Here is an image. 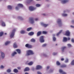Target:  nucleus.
Instances as JSON below:
<instances>
[{
  "instance_id": "nucleus-1",
  "label": "nucleus",
  "mask_w": 74,
  "mask_h": 74,
  "mask_svg": "<svg viewBox=\"0 0 74 74\" xmlns=\"http://www.w3.org/2000/svg\"><path fill=\"white\" fill-rule=\"evenodd\" d=\"M34 53L33 52V51L32 50H29L27 51L25 56H29L30 55H33Z\"/></svg>"
},
{
  "instance_id": "nucleus-2",
  "label": "nucleus",
  "mask_w": 74,
  "mask_h": 74,
  "mask_svg": "<svg viewBox=\"0 0 74 74\" xmlns=\"http://www.w3.org/2000/svg\"><path fill=\"white\" fill-rule=\"evenodd\" d=\"M18 6H17L16 7L15 9L16 10H18L19 9V7H23V5L21 3L18 4L17 5Z\"/></svg>"
},
{
  "instance_id": "nucleus-3",
  "label": "nucleus",
  "mask_w": 74,
  "mask_h": 74,
  "mask_svg": "<svg viewBox=\"0 0 74 74\" xmlns=\"http://www.w3.org/2000/svg\"><path fill=\"white\" fill-rule=\"evenodd\" d=\"M15 29H13L12 32L11 33L10 36V38H13L14 36V33H15Z\"/></svg>"
},
{
  "instance_id": "nucleus-4",
  "label": "nucleus",
  "mask_w": 74,
  "mask_h": 74,
  "mask_svg": "<svg viewBox=\"0 0 74 74\" xmlns=\"http://www.w3.org/2000/svg\"><path fill=\"white\" fill-rule=\"evenodd\" d=\"M57 23L59 26H62V23L61 21V20L60 19H58Z\"/></svg>"
},
{
  "instance_id": "nucleus-5",
  "label": "nucleus",
  "mask_w": 74,
  "mask_h": 74,
  "mask_svg": "<svg viewBox=\"0 0 74 74\" xmlns=\"http://www.w3.org/2000/svg\"><path fill=\"white\" fill-rule=\"evenodd\" d=\"M28 22L29 23H31V24H33V23H34V20L33 19V18H29V20L28 21Z\"/></svg>"
},
{
  "instance_id": "nucleus-6",
  "label": "nucleus",
  "mask_w": 74,
  "mask_h": 74,
  "mask_svg": "<svg viewBox=\"0 0 74 74\" xmlns=\"http://www.w3.org/2000/svg\"><path fill=\"white\" fill-rule=\"evenodd\" d=\"M39 41L40 42H44V36H41L40 38Z\"/></svg>"
},
{
  "instance_id": "nucleus-7",
  "label": "nucleus",
  "mask_w": 74,
  "mask_h": 74,
  "mask_svg": "<svg viewBox=\"0 0 74 74\" xmlns=\"http://www.w3.org/2000/svg\"><path fill=\"white\" fill-rule=\"evenodd\" d=\"M36 9V8H34L33 6H30L29 7V10L30 11H33L34 10H35Z\"/></svg>"
},
{
  "instance_id": "nucleus-8",
  "label": "nucleus",
  "mask_w": 74,
  "mask_h": 74,
  "mask_svg": "<svg viewBox=\"0 0 74 74\" xmlns=\"http://www.w3.org/2000/svg\"><path fill=\"white\" fill-rule=\"evenodd\" d=\"M5 57V54H4V53L3 52H1V58H2V59H4Z\"/></svg>"
},
{
  "instance_id": "nucleus-9",
  "label": "nucleus",
  "mask_w": 74,
  "mask_h": 74,
  "mask_svg": "<svg viewBox=\"0 0 74 74\" xmlns=\"http://www.w3.org/2000/svg\"><path fill=\"white\" fill-rule=\"evenodd\" d=\"M69 1L68 0H62L61 1V2L62 4H65Z\"/></svg>"
},
{
  "instance_id": "nucleus-10",
  "label": "nucleus",
  "mask_w": 74,
  "mask_h": 74,
  "mask_svg": "<svg viewBox=\"0 0 74 74\" xmlns=\"http://www.w3.org/2000/svg\"><path fill=\"white\" fill-rule=\"evenodd\" d=\"M42 69V67L40 65H38L36 67V70H39V69Z\"/></svg>"
},
{
  "instance_id": "nucleus-11",
  "label": "nucleus",
  "mask_w": 74,
  "mask_h": 74,
  "mask_svg": "<svg viewBox=\"0 0 74 74\" xmlns=\"http://www.w3.org/2000/svg\"><path fill=\"white\" fill-rule=\"evenodd\" d=\"M70 32H69V31H67L66 32V34L65 35L66 36H70Z\"/></svg>"
},
{
  "instance_id": "nucleus-12",
  "label": "nucleus",
  "mask_w": 74,
  "mask_h": 74,
  "mask_svg": "<svg viewBox=\"0 0 74 74\" xmlns=\"http://www.w3.org/2000/svg\"><path fill=\"white\" fill-rule=\"evenodd\" d=\"M66 48V47H61V51L62 52H64V49Z\"/></svg>"
},
{
  "instance_id": "nucleus-13",
  "label": "nucleus",
  "mask_w": 74,
  "mask_h": 74,
  "mask_svg": "<svg viewBox=\"0 0 74 74\" xmlns=\"http://www.w3.org/2000/svg\"><path fill=\"white\" fill-rule=\"evenodd\" d=\"M11 43V41H6L5 43V45H8V44H10Z\"/></svg>"
},
{
  "instance_id": "nucleus-14",
  "label": "nucleus",
  "mask_w": 74,
  "mask_h": 74,
  "mask_svg": "<svg viewBox=\"0 0 74 74\" xmlns=\"http://www.w3.org/2000/svg\"><path fill=\"white\" fill-rule=\"evenodd\" d=\"M67 41V38L66 37H64L63 38V42H66Z\"/></svg>"
},
{
  "instance_id": "nucleus-15",
  "label": "nucleus",
  "mask_w": 74,
  "mask_h": 74,
  "mask_svg": "<svg viewBox=\"0 0 74 74\" xmlns=\"http://www.w3.org/2000/svg\"><path fill=\"white\" fill-rule=\"evenodd\" d=\"M16 53H17L15 51L13 52L11 54L12 56H14L15 55H16Z\"/></svg>"
},
{
  "instance_id": "nucleus-16",
  "label": "nucleus",
  "mask_w": 74,
  "mask_h": 74,
  "mask_svg": "<svg viewBox=\"0 0 74 74\" xmlns=\"http://www.w3.org/2000/svg\"><path fill=\"white\" fill-rule=\"evenodd\" d=\"M7 8L8 9H9V10H12V6L11 5H8L7 6Z\"/></svg>"
},
{
  "instance_id": "nucleus-17",
  "label": "nucleus",
  "mask_w": 74,
  "mask_h": 74,
  "mask_svg": "<svg viewBox=\"0 0 74 74\" xmlns=\"http://www.w3.org/2000/svg\"><path fill=\"white\" fill-rule=\"evenodd\" d=\"M30 70L29 68L28 67H26L24 70V71H29Z\"/></svg>"
},
{
  "instance_id": "nucleus-18",
  "label": "nucleus",
  "mask_w": 74,
  "mask_h": 74,
  "mask_svg": "<svg viewBox=\"0 0 74 74\" xmlns=\"http://www.w3.org/2000/svg\"><path fill=\"white\" fill-rule=\"evenodd\" d=\"M55 36V34H53V41H55L56 39V38H55V37H54Z\"/></svg>"
},
{
  "instance_id": "nucleus-19",
  "label": "nucleus",
  "mask_w": 74,
  "mask_h": 74,
  "mask_svg": "<svg viewBox=\"0 0 74 74\" xmlns=\"http://www.w3.org/2000/svg\"><path fill=\"white\" fill-rule=\"evenodd\" d=\"M13 47L14 48H17V47H18V45H17L16 43H14Z\"/></svg>"
},
{
  "instance_id": "nucleus-20",
  "label": "nucleus",
  "mask_w": 74,
  "mask_h": 74,
  "mask_svg": "<svg viewBox=\"0 0 74 74\" xmlns=\"http://www.w3.org/2000/svg\"><path fill=\"white\" fill-rule=\"evenodd\" d=\"M16 51H17L19 54H20V53H21V50L20 49H17L16 50Z\"/></svg>"
},
{
  "instance_id": "nucleus-21",
  "label": "nucleus",
  "mask_w": 74,
  "mask_h": 74,
  "mask_svg": "<svg viewBox=\"0 0 74 74\" xmlns=\"http://www.w3.org/2000/svg\"><path fill=\"white\" fill-rule=\"evenodd\" d=\"M42 56H44V57H48V56L46 54H45V53H42L41 54Z\"/></svg>"
},
{
  "instance_id": "nucleus-22",
  "label": "nucleus",
  "mask_w": 74,
  "mask_h": 74,
  "mask_svg": "<svg viewBox=\"0 0 74 74\" xmlns=\"http://www.w3.org/2000/svg\"><path fill=\"white\" fill-rule=\"evenodd\" d=\"M41 34V32H38L37 33V36L38 37V36H40V35Z\"/></svg>"
},
{
  "instance_id": "nucleus-23",
  "label": "nucleus",
  "mask_w": 74,
  "mask_h": 74,
  "mask_svg": "<svg viewBox=\"0 0 74 74\" xmlns=\"http://www.w3.org/2000/svg\"><path fill=\"white\" fill-rule=\"evenodd\" d=\"M26 33V32L25 30H21L20 31L21 34H25Z\"/></svg>"
},
{
  "instance_id": "nucleus-24",
  "label": "nucleus",
  "mask_w": 74,
  "mask_h": 74,
  "mask_svg": "<svg viewBox=\"0 0 74 74\" xmlns=\"http://www.w3.org/2000/svg\"><path fill=\"white\" fill-rule=\"evenodd\" d=\"M1 25L2 26H5V23L3 21H1Z\"/></svg>"
},
{
  "instance_id": "nucleus-25",
  "label": "nucleus",
  "mask_w": 74,
  "mask_h": 74,
  "mask_svg": "<svg viewBox=\"0 0 74 74\" xmlns=\"http://www.w3.org/2000/svg\"><path fill=\"white\" fill-rule=\"evenodd\" d=\"M33 64V62H29V63H28V65L29 66H32V64Z\"/></svg>"
},
{
  "instance_id": "nucleus-26",
  "label": "nucleus",
  "mask_w": 74,
  "mask_h": 74,
  "mask_svg": "<svg viewBox=\"0 0 74 74\" xmlns=\"http://www.w3.org/2000/svg\"><path fill=\"white\" fill-rule=\"evenodd\" d=\"M28 34L29 36H32L33 34H34V32H29V33Z\"/></svg>"
},
{
  "instance_id": "nucleus-27",
  "label": "nucleus",
  "mask_w": 74,
  "mask_h": 74,
  "mask_svg": "<svg viewBox=\"0 0 74 74\" xmlns=\"http://www.w3.org/2000/svg\"><path fill=\"white\" fill-rule=\"evenodd\" d=\"M13 72L14 73H18V70L17 69H14L13 70Z\"/></svg>"
},
{
  "instance_id": "nucleus-28",
  "label": "nucleus",
  "mask_w": 74,
  "mask_h": 74,
  "mask_svg": "<svg viewBox=\"0 0 74 74\" xmlns=\"http://www.w3.org/2000/svg\"><path fill=\"white\" fill-rule=\"evenodd\" d=\"M18 19H21V20H23V18L21 16H18Z\"/></svg>"
},
{
  "instance_id": "nucleus-29",
  "label": "nucleus",
  "mask_w": 74,
  "mask_h": 74,
  "mask_svg": "<svg viewBox=\"0 0 74 74\" xmlns=\"http://www.w3.org/2000/svg\"><path fill=\"white\" fill-rule=\"evenodd\" d=\"M62 16H67V14L63 13L62 14Z\"/></svg>"
},
{
  "instance_id": "nucleus-30",
  "label": "nucleus",
  "mask_w": 74,
  "mask_h": 74,
  "mask_svg": "<svg viewBox=\"0 0 74 74\" xmlns=\"http://www.w3.org/2000/svg\"><path fill=\"white\" fill-rule=\"evenodd\" d=\"M62 32V30H60V31L57 34L56 36H58L60 34V33H61Z\"/></svg>"
},
{
  "instance_id": "nucleus-31",
  "label": "nucleus",
  "mask_w": 74,
  "mask_h": 74,
  "mask_svg": "<svg viewBox=\"0 0 74 74\" xmlns=\"http://www.w3.org/2000/svg\"><path fill=\"white\" fill-rule=\"evenodd\" d=\"M67 67V65L63 64L61 66V67Z\"/></svg>"
},
{
  "instance_id": "nucleus-32",
  "label": "nucleus",
  "mask_w": 74,
  "mask_h": 74,
  "mask_svg": "<svg viewBox=\"0 0 74 74\" xmlns=\"http://www.w3.org/2000/svg\"><path fill=\"white\" fill-rule=\"evenodd\" d=\"M32 29V27H30L27 28V31H30V30H31V29Z\"/></svg>"
},
{
  "instance_id": "nucleus-33",
  "label": "nucleus",
  "mask_w": 74,
  "mask_h": 74,
  "mask_svg": "<svg viewBox=\"0 0 74 74\" xmlns=\"http://www.w3.org/2000/svg\"><path fill=\"white\" fill-rule=\"evenodd\" d=\"M71 64L73 66L74 65V60L72 61L71 63Z\"/></svg>"
},
{
  "instance_id": "nucleus-34",
  "label": "nucleus",
  "mask_w": 74,
  "mask_h": 74,
  "mask_svg": "<svg viewBox=\"0 0 74 74\" xmlns=\"http://www.w3.org/2000/svg\"><path fill=\"white\" fill-rule=\"evenodd\" d=\"M42 25L43 26H44V27H47V26L48 25V24L44 23H42Z\"/></svg>"
},
{
  "instance_id": "nucleus-35",
  "label": "nucleus",
  "mask_w": 74,
  "mask_h": 74,
  "mask_svg": "<svg viewBox=\"0 0 74 74\" xmlns=\"http://www.w3.org/2000/svg\"><path fill=\"white\" fill-rule=\"evenodd\" d=\"M11 70L10 69H8L7 70V73H11Z\"/></svg>"
},
{
  "instance_id": "nucleus-36",
  "label": "nucleus",
  "mask_w": 74,
  "mask_h": 74,
  "mask_svg": "<svg viewBox=\"0 0 74 74\" xmlns=\"http://www.w3.org/2000/svg\"><path fill=\"white\" fill-rule=\"evenodd\" d=\"M31 42H34L36 41V40L34 38H32L31 39Z\"/></svg>"
},
{
  "instance_id": "nucleus-37",
  "label": "nucleus",
  "mask_w": 74,
  "mask_h": 74,
  "mask_svg": "<svg viewBox=\"0 0 74 74\" xmlns=\"http://www.w3.org/2000/svg\"><path fill=\"white\" fill-rule=\"evenodd\" d=\"M68 62H69V59H68L67 58H66L65 61V63H68Z\"/></svg>"
},
{
  "instance_id": "nucleus-38",
  "label": "nucleus",
  "mask_w": 74,
  "mask_h": 74,
  "mask_svg": "<svg viewBox=\"0 0 74 74\" xmlns=\"http://www.w3.org/2000/svg\"><path fill=\"white\" fill-rule=\"evenodd\" d=\"M59 73H63V72L64 71L61 69H60L59 70Z\"/></svg>"
},
{
  "instance_id": "nucleus-39",
  "label": "nucleus",
  "mask_w": 74,
  "mask_h": 74,
  "mask_svg": "<svg viewBox=\"0 0 74 74\" xmlns=\"http://www.w3.org/2000/svg\"><path fill=\"white\" fill-rule=\"evenodd\" d=\"M56 64L57 65V66H59V65L60 64V63L59 62V61H57L56 62Z\"/></svg>"
},
{
  "instance_id": "nucleus-40",
  "label": "nucleus",
  "mask_w": 74,
  "mask_h": 74,
  "mask_svg": "<svg viewBox=\"0 0 74 74\" xmlns=\"http://www.w3.org/2000/svg\"><path fill=\"white\" fill-rule=\"evenodd\" d=\"M3 32H0V37H1L3 35Z\"/></svg>"
},
{
  "instance_id": "nucleus-41",
  "label": "nucleus",
  "mask_w": 74,
  "mask_h": 74,
  "mask_svg": "<svg viewBox=\"0 0 74 74\" xmlns=\"http://www.w3.org/2000/svg\"><path fill=\"white\" fill-rule=\"evenodd\" d=\"M36 7H40V4H36Z\"/></svg>"
},
{
  "instance_id": "nucleus-42",
  "label": "nucleus",
  "mask_w": 74,
  "mask_h": 74,
  "mask_svg": "<svg viewBox=\"0 0 74 74\" xmlns=\"http://www.w3.org/2000/svg\"><path fill=\"white\" fill-rule=\"evenodd\" d=\"M29 45V44H27L26 45H25V46L27 48H28Z\"/></svg>"
},
{
  "instance_id": "nucleus-43",
  "label": "nucleus",
  "mask_w": 74,
  "mask_h": 74,
  "mask_svg": "<svg viewBox=\"0 0 74 74\" xmlns=\"http://www.w3.org/2000/svg\"><path fill=\"white\" fill-rule=\"evenodd\" d=\"M47 44H45L42 45V47H46V46H47Z\"/></svg>"
},
{
  "instance_id": "nucleus-44",
  "label": "nucleus",
  "mask_w": 74,
  "mask_h": 74,
  "mask_svg": "<svg viewBox=\"0 0 74 74\" xmlns=\"http://www.w3.org/2000/svg\"><path fill=\"white\" fill-rule=\"evenodd\" d=\"M33 0H27V3H30V2H31Z\"/></svg>"
},
{
  "instance_id": "nucleus-45",
  "label": "nucleus",
  "mask_w": 74,
  "mask_h": 74,
  "mask_svg": "<svg viewBox=\"0 0 74 74\" xmlns=\"http://www.w3.org/2000/svg\"><path fill=\"white\" fill-rule=\"evenodd\" d=\"M32 48V45H29V46L28 48Z\"/></svg>"
},
{
  "instance_id": "nucleus-46",
  "label": "nucleus",
  "mask_w": 74,
  "mask_h": 74,
  "mask_svg": "<svg viewBox=\"0 0 74 74\" xmlns=\"http://www.w3.org/2000/svg\"><path fill=\"white\" fill-rule=\"evenodd\" d=\"M68 47H71V45L70 44H68L67 45Z\"/></svg>"
},
{
  "instance_id": "nucleus-47",
  "label": "nucleus",
  "mask_w": 74,
  "mask_h": 74,
  "mask_svg": "<svg viewBox=\"0 0 74 74\" xmlns=\"http://www.w3.org/2000/svg\"><path fill=\"white\" fill-rule=\"evenodd\" d=\"M0 68H1V69H4V66L3 65H1V66Z\"/></svg>"
},
{
  "instance_id": "nucleus-48",
  "label": "nucleus",
  "mask_w": 74,
  "mask_h": 74,
  "mask_svg": "<svg viewBox=\"0 0 74 74\" xmlns=\"http://www.w3.org/2000/svg\"><path fill=\"white\" fill-rule=\"evenodd\" d=\"M53 55L55 56L57 55V53H53Z\"/></svg>"
},
{
  "instance_id": "nucleus-49",
  "label": "nucleus",
  "mask_w": 74,
  "mask_h": 74,
  "mask_svg": "<svg viewBox=\"0 0 74 74\" xmlns=\"http://www.w3.org/2000/svg\"><path fill=\"white\" fill-rule=\"evenodd\" d=\"M63 12L64 13H66V12H68V11H67V10H65Z\"/></svg>"
},
{
  "instance_id": "nucleus-50",
  "label": "nucleus",
  "mask_w": 74,
  "mask_h": 74,
  "mask_svg": "<svg viewBox=\"0 0 74 74\" xmlns=\"http://www.w3.org/2000/svg\"><path fill=\"white\" fill-rule=\"evenodd\" d=\"M37 73L38 74H42L41 73V72H39V71H38V72H37Z\"/></svg>"
},
{
  "instance_id": "nucleus-51",
  "label": "nucleus",
  "mask_w": 74,
  "mask_h": 74,
  "mask_svg": "<svg viewBox=\"0 0 74 74\" xmlns=\"http://www.w3.org/2000/svg\"><path fill=\"white\" fill-rule=\"evenodd\" d=\"M42 33L43 34H47V32L45 31H43Z\"/></svg>"
},
{
  "instance_id": "nucleus-52",
  "label": "nucleus",
  "mask_w": 74,
  "mask_h": 74,
  "mask_svg": "<svg viewBox=\"0 0 74 74\" xmlns=\"http://www.w3.org/2000/svg\"><path fill=\"white\" fill-rule=\"evenodd\" d=\"M21 68L20 67H17V69H18V70H20V69H21Z\"/></svg>"
},
{
  "instance_id": "nucleus-53",
  "label": "nucleus",
  "mask_w": 74,
  "mask_h": 74,
  "mask_svg": "<svg viewBox=\"0 0 74 74\" xmlns=\"http://www.w3.org/2000/svg\"><path fill=\"white\" fill-rule=\"evenodd\" d=\"M71 41L72 42H74V39H72L71 40Z\"/></svg>"
},
{
  "instance_id": "nucleus-54",
  "label": "nucleus",
  "mask_w": 74,
  "mask_h": 74,
  "mask_svg": "<svg viewBox=\"0 0 74 74\" xmlns=\"http://www.w3.org/2000/svg\"><path fill=\"white\" fill-rule=\"evenodd\" d=\"M62 74H66V72L64 71L62 73Z\"/></svg>"
},
{
  "instance_id": "nucleus-55",
  "label": "nucleus",
  "mask_w": 74,
  "mask_h": 74,
  "mask_svg": "<svg viewBox=\"0 0 74 74\" xmlns=\"http://www.w3.org/2000/svg\"><path fill=\"white\" fill-rule=\"evenodd\" d=\"M35 20L36 21H38V18H35Z\"/></svg>"
},
{
  "instance_id": "nucleus-56",
  "label": "nucleus",
  "mask_w": 74,
  "mask_h": 74,
  "mask_svg": "<svg viewBox=\"0 0 74 74\" xmlns=\"http://www.w3.org/2000/svg\"><path fill=\"white\" fill-rule=\"evenodd\" d=\"M64 60V58H62L61 59V60L62 61H63Z\"/></svg>"
},
{
  "instance_id": "nucleus-57",
  "label": "nucleus",
  "mask_w": 74,
  "mask_h": 74,
  "mask_svg": "<svg viewBox=\"0 0 74 74\" xmlns=\"http://www.w3.org/2000/svg\"><path fill=\"white\" fill-rule=\"evenodd\" d=\"M70 27H72V28H74V26L73 25H71Z\"/></svg>"
},
{
  "instance_id": "nucleus-58",
  "label": "nucleus",
  "mask_w": 74,
  "mask_h": 74,
  "mask_svg": "<svg viewBox=\"0 0 74 74\" xmlns=\"http://www.w3.org/2000/svg\"><path fill=\"white\" fill-rule=\"evenodd\" d=\"M52 71H52V70H50L49 71V73H51L52 72Z\"/></svg>"
},
{
  "instance_id": "nucleus-59",
  "label": "nucleus",
  "mask_w": 74,
  "mask_h": 74,
  "mask_svg": "<svg viewBox=\"0 0 74 74\" xmlns=\"http://www.w3.org/2000/svg\"><path fill=\"white\" fill-rule=\"evenodd\" d=\"M49 69V66H47V69Z\"/></svg>"
},
{
  "instance_id": "nucleus-60",
  "label": "nucleus",
  "mask_w": 74,
  "mask_h": 74,
  "mask_svg": "<svg viewBox=\"0 0 74 74\" xmlns=\"http://www.w3.org/2000/svg\"><path fill=\"white\" fill-rule=\"evenodd\" d=\"M67 40H70V38H67Z\"/></svg>"
},
{
  "instance_id": "nucleus-61",
  "label": "nucleus",
  "mask_w": 74,
  "mask_h": 74,
  "mask_svg": "<svg viewBox=\"0 0 74 74\" xmlns=\"http://www.w3.org/2000/svg\"><path fill=\"white\" fill-rule=\"evenodd\" d=\"M25 74H29V73H27V72H25Z\"/></svg>"
},
{
  "instance_id": "nucleus-62",
  "label": "nucleus",
  "mask_w": 74,
  "mask_h": 74,
  "mask_svg": "<svg viewBox=\"0 0 74 74\" xmlns=\"http://www.w3.org/2000/svg\"><path fill=\"white\" fill-rule=\"evenodd\" d=\"M72 14L73 15H74V12H73V13H72Z\"/></svg>"
},
{
  "instance_id": "nucleus-63",
  "label": "nucleus",
  "mask_w": 74,
  "mask_h": 74,
  "mask_svg": "<svg viewBox=\"0 0 74 74\" xmlns=\"http://www.w3.org/2000/svg\"><path fill=\"white\" fill-rule=\"evenodd\" d=\"M5 35H6V34H7V33H5Z\"/></svg>"
},
{
  "instance_id": "nucleus-64",
  "label": "nucleus",
  "mask_w": 74,
  "mask_h": 74,
  "mask_svg": "<svg viewBox=\"0 0 74 74\" xmlns=\"http://www.w3.org/2000/svg\"><path fill=\"white\" fill-rule=\"evenodd\" d=\"M56 45H57V44H56Z\"/></svg>"
}]
</instances>
